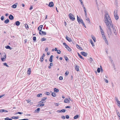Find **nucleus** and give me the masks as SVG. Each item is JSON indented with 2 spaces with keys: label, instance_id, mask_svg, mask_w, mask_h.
I'll return each mask as SVG.
<instances>
[{
  "label": "nucleus",
  "instance_id": "obj_1",
  "mask_svg": "<svg viewBox=\"0 0 120 120\" xmlns=\"http://www.w3.org/2000/svg\"><path fill=\"white\" fill-rule=\"evenodd\" d=\"M104 21L107 27V30L109 38L110 35H111L112 34L110 27L112 28L113 32L116 35L118 33L117 27L113 26L111 19L108 12L106 13L104 15Z\"/></svg>",
  "mask_w": 120,
  "mask_h": 120
},
{
  "label": "nucleus",
  "instance_id": "obj_2",
  "mask_svg": "<svg viewBox=\"0 0 120 120\" xmlns=\"http://www.w3.org/2000/svg\"><path fill=\"white\" fill-rule=\"evenodd\" d=\"M117 11H114V15L116 19L117 20L119 19V16L118 14H117Z\"/></svg>",
  "mask_w": 120,
  "mask_h": 120
},
{
  "label": "nucleus",
  "instance_id": "obj_3",
  "mask_svg": "<svg viewBox=\"0 0 120 120\" xmlns=\"http://www.w3.org/2000/svg\"><path fill=\"white\" fill-rule=\"evenodd\" d=\"M69 16L70 18L72 21L75 20V19L74 17V15L71 13H70L69 15Z\"/></svg>",
  "mask_w": 120,
  "mask_h": 120
},
{
  "label": "nucleus",
  "instance_id": "obj_4",
  "mask_svg": "<svg viewBox=\"0 0 120 120\" xmlns=\"http://www.w3.org/2000/svg\"><path fill=\"white\" fill-rule=\"evenodd\" d=\"M77 19L79 23H81L82 24V23H83V22L82 20L81 19H80L78 15L77 16Z\"/></svg>",
  "mask_w": 120,
  "mask_h": 120
},
{
  "label": "nucleus",
  "instance_id": "obj_5",
  "mask_svg": "<svg viewBox=\"0 0 120 120\" xmlns=\"http://www.w3.org/2000/svg\"><path fill=\"white\" fill-rule=\"evenodd\" d=\"M39 34L41 35H45L46 34V33L45 32L42 31H40Z\"/></svg>",
  "mask_w": 120,
  "mask_h": 120
},
{
  "label": "nucleus",
  "instance_id": "obj_6",
  "mask_svg": "<svg viewBox=\"0 0 120 120\" xmlns=\"http://www.w3.org/2000/svg\"><path fill=\"white\" fill-rule=\"evenodd\" d=\"M81 54L82 55L85 56H87V53L85 52H81Z\"/></svg>",
  "mask_w": 120,
  "mask_h": 120
},
{
  "label": "nucleus",
  "instance_id": "obj_7",
  "mask_svg": "<svg viewBox=\"0 0 120 120\" xmlns=\"http://www.w3.org/2000/svg\"><path fill=\"white\" fill-rule=\"evenodd\" d=\"M54 5L53 3L52 2H50L48 6H49L50 7H52Z\"/></svg>",
  "mask_w": 120,
  "mask_h": 120
},
{
  "label": "nucleus",
  "instance_id": "obj_8",
  "mask_svg": "<svg viewBox=\"0 0 120 120\" xmlns=\"http://www.w3.org/2000/svg\"><path fill=\"white\" fill-rule=\"evenodd\" d=\"M66 39L69 42H71L72 41L71 39L68 36H66Z\"/></svg>",
  "mask_w": 120,
  "mask_h": 120
},
{
  "label": "nucleus",
  "instance_id": "obj_9",
  "mask_svg": "<svg viewBox=\"0 0 120 120\" xmlns=\"http://www.w3.org/2000/svg\"><path fill=\"white\" fill-rule=\"evenodd\" d=\"M75 69L77 71H79V66L77 65H75Z\"/></svg>",
  "mask_w": 120,
  "mask_h": 120
},
{
  "label": "nucleus",
  "instance_id": "obj_10",
  "mask_svg": "<svg viewBox=\"0 0 120 120\" xmlns=\"http://www.w3.org/2000/svg\"><path fill=\"white\" fill-rule=\"evenodd\" d=\"M4 57H3V58H1V59L2 61L4 62L5 61V60H4L6 58V54L5 53L4 54Z\"/></svg>",
  "mask_w": 120,
  "mask_h": 120
},
{
  "label": "nucleus",
  "instance_id": "obj_11",
  "mask_svg": "<svg viewBox=\"0 0 120 120\" xmlns=\"http://www.w3.org/2000/svg\"><path fill=\"white\" fill-rule=\"evenodd\" d=\"M43 26L42 25L40 26L38 28V30H39L41 31V30L42 29Z\"/></svg>",
  "mask_w": 120,
  "mask_h": 120
},
{
  "label": "nucleus",
  "instance_id": "obj_12",
  "mask_svg": "<svg viewBox=\"0 0 120 120\" xmlns=\"http://www.w3.org/2000/svg\"><path fill=\"white\" fill-rule=\"evenodd\" d=\"M53 55L51 56L50 59L49 60V61L50 62H51L52 61V59L53 58Z\"/></svg>",
  "mask_w": 120,
  "mask_h": 120
},
{
  "label": "nucleus",
  "instance_id": "obj_13",
  "mask_svg": "<svg viewBox=\"0 0 120 120\" xmlns=\"http://www.w3.org/2000/svg\"><path fill=\"white\" fill-rule=\"evenodd\" d=\"M65 48L69 51L70 52L71 51V49L67 45L65 47Z\"/></svg>",
  "mask_w": 120,
  "mask_h": 120
},
{
  "label": "nucleus",
  "instance_id": "obj_14",
  "mask_svg": "<svg viewBox=\"0 0 120 120\" xmlns=\"http://www.w3.org/2000/svg\"><path fill=\"white\" fill-rule=\"evenodd\" d=\"M76 46L77 48L79 49H80L81 50H83V49H82V48L81 47H80V46L78 45V44H76Z\"/></svg>",
  "mask_w": 120,
  "mask_h": 120
},
{
  "label": "nucleus",
  "instance_id": "obj_15",
  "mask_svg": "<svg viewBox=\"0 0 120 120\" xmlns=\"http://www.w3.org/2000/svg\"><path fill=\"white\" fill-rule=\"evenodd\" d=\"M15 23L16 25L17 26H19L20 25V23L19 21H17L15 22Z\"/></svg>",
  "mask_w": 120,
  "mask_h": 120
},
{
  "label": "nucleus",
  "instance_id": "obj_16",
  "mask_svg": "<svg viewBox=\"0 0 120 120\" xmlns=\"http://www.w3.org/2000/svg\"><path fill=\"white\" fill-rule=\"evenodd\" d=\"M9 18L11 20H13L14 19L13 16L11 15H10L9 16Z\"/></svg>",
  "mask_w": 120,
  "mask_h": 120
},
{
  "label": "nucleus",
  "instance_id": "obj_17",
  "mask_svg": "<svg viewBox=\"0 0 120 120\" xmlns=\"http://www.w3.org/2000/svg\"><path fill=\"white\" fill-rule=\"evenodd\" d=\"M64 102L65 103H67L68 102H69L70 101L68 98H67L64 100Z\"/></svg>",
  "mask_w": 120,
  "mask_h": 120
},
{
  "label": "nucleus",
  "instance_id": "obj_18",
  "mask_svg": "<svg viewBox=\"0 0 120 120\" xmlns=\"http://www.w3.org/2000/svg\"><path fill=\"white\" fill-rule=\"evenodd\" d=\"M84 9L85 16H87L86 10L85 7H84Z\"/></svg>",
  "mask_w": 120,
  "mask_h": 120
},
{
  "label": "nucleus",
  "instance_id": "obj_19",
  "mask_svg": "<svg viewBox=\"0 0 120 120\" xmlns=\"http://www.w3.org/2000/svg\"><path fill=\"white\" fill-rule=\"evenodd\" d=\"M91 37H92V39H93V40H94V42H96V38L94 36H93V35H91Z\"/></svg>",
  "mask_w": 120,
  "mask_h": 120
},
{
  "label": "nucleus",
  "instance_id": "obj_20",
  "mask_svg": "<svg viewBox=\"0 0 120 120\" xmlns=\"http://www.w3.org/2000/svg\"><path fill=\"white\" fill-rule=\"evenodd\" d=\"M86 20L88 21V23H90V19L89 18L87 17V16H86Z\"/></svg>",
  "mask_w": 120,
  "mask_h": 120
},
{
  "label": "nucleus",
  "instance_id": "obj_21",
  "mask_svg": "<svg viewBox=\"0 0 120 120\" xmlns=\"http://www.w3.org/2000/svg\"><path fill=\"white\" fill-rule=\"evenodd\" d=\"M52 95L53 97H55L56 96V94L55 93L52 92Z\"/></svg>",
  "mask_w": 120,
  "mask_h": 120
},
{
  "label": "nucleus",
  "instance_id": "obj_22",
  "mask_svg": "<svg viewBox=\"0 0 120 120\" xmlns=\"http://www.w3.org/2000/svg\"><path fill=\"white\" fill-rule=\"evenodd\" d=\"M9 19H6V20L4 22L6 24H7L9 22Z\"/></svg>",
  "mask_w": 120,
  "mask_h": 120
},
{
  "label": "nucleus",
  "instance_id": "obj_23",
  "mask_svg": "<svg viewBox=\"0 0 120 120\" xmlns=\"http://www.w3.org/2000/svg\"><path fill=\"white\" fill-rule=\"evenodd\" d=\"M90 43L92 45V46H94V43L93 42L92 40L91 39H90Z\"/></svg>",
  "mask_w": 120,
  "mask_h": 120
},
{
  "label": "nucleus",
  "instance_id": "obj_24",
  "mask_svg": "<svg viewBox=\"0 0 120 120\" xmlns=\"http://www.w3.org/2000/svg\"><path fill=\"white\" fill-rule=\"evenodd\" d=\"M5 47L6 49H9L10 50L11 49V47L9 45H7V46H5Z\"/></svg>",
  "mask_w": 120,
  "mask_h": 120
},
{
  "label": "nucleus",
  "instance_id": "obj_25",
  "mask_svg": "<svg viewBox=\"0 0 120 120\" xmlns=\"http://www.w3.org/2000/svg\"><path fill=\"white\" fill-rule=\"evenodd\" d=\"M57 111L59 112H65V110L64 109H63L60 110H58Z\"/></svg>",
  "mask_w": 120,
  "mask_h": 120
},
{
  "label": "nucleus",
  "instance_id": "obj_26",
  "mask_svg": "<svg viewBox=\"0 0 120 120\" xmlns=\"http://www.w3.org/2000/svg\"><path fill=\"white\" fill-rule=\"evenodd\" d=\"M19 118V116H18L16 117L15 116H13L12 117V119H18Z\"/></svg>",
  "mask_w": 120,
  "mask_h": 120
},
{
  "label": "nucleus",
  "instance_id": "obj_27",
  "mask_svg": "<svg viewBox=\"0 0 120 120\" xmlns=\"http://www.w3.org/2000/svg\"><path fill=\"white\" fill-rule=\"evenodd\" d=\"M31 70L30 68H29L27 71L28 74L30 75V74Z\"/></svg>",
  "mask_w": 120,
  "mask_h": 120
},
{
  "label": "nucleus",
  "instance_id": "obj_28",
  "mask_svg": "<svg viewBox=\"0 0 120 120\" xmlns=\"http://www.w3.org/2000/svg\"><path fill=\"white\" fill-rule=\"evenodd\" d=\"M45 105L43 104H39L37 105L38 107H40V106H44Z\"/></svg>",
  "mask_w": 120,
  "mask_h": 120
},
{
  "label": "nucleus",
  "instance_id": "obj_29",
  "mask_svg": "<svg viewBox=\"0 0 120 120\" xmlns=\"http://www.w3.org/2000/svg\"><path fill=\"white\" fill-rule=\"evenodd\" d=\"M79 56V57L80 58L82 59H84L83 57L79 53H78Z\"/></svg>",
  "mask_w": 120,
  "mask_h": 120
},
{
  "label": "nucleus",
  "instance_id": "obj_30",
  "mask_svg": "<svg viewBox=\"0 0 120 120\" xmlns=\"http://www.w3.org/2000/svg\"><path fill=\"white\" fill-rule=\"evenodd\" d=\"M40 108H37V109H36L35 110L36 112H37V113L39 112L40 111Z\"/></svg>",
  "mask_w": 120,
  "mask_h": 120
},
{
  "label": "nucleus",
  "instance_id": "obj_31",
  "mask_svg": "<svg viewBox=\"0 0 120 120\" xmlns=\"http://www.w3.org/2000/svg\"><path fill=\"white\" fill-rule=\"evenodd\" d=\"M54 92H57L59 91L56 88H54Z\"/></svg>",
  "mask_w": 120,
  "mask_h": 120
},
{
  "label": "nucleus",
  "instance_id": "obj_32",
  "mask_svg": "<svg viewBox=\"0 0 120 120\" xmlns=\"http://www.w3.org/2000/svg\"><path fill=\"white\" fill-rule=\"evenodd\" d=\"M42 94H40L37 95V96L38 97H42Z\"/></svg>",
  "mask_w": 120,
  "mask_h": 120
},
{
  "label": "nucleus",
  "instance_id": "obj_33",
  "mask_svg": "<svg viewBox=\"0 0 120 120\" xmlns=\"http://www.w3.org/2000/svg\"><path fill=\"white\" fill-rule=\"evenodd\" d=\"M45 101H43L42 100V99L39 102V103L40 104L45 103Z\"/></svg>",
  "mask_w": 120,
  "mask_h": 120
},
{
  "label": "nucleus",
  "instance_id": "obj_34",
  "mask_svg": "<svg viewBox=\"0 0 120 120\" xmlns=\"http://www.w3.org/2000/svg\"><path fill=\"white\" fill-rule=\"evenodd\" d=\"M79 117V116L78 115H76L74 117V118L75 119H76L78 118Z\"/></svg>",
  "mask_w": 120,
  "mask_h": 120
},
{
  "label": "nucleus",
  "instance_id": "obj_35",
  "mask_svg": "<svg viewBox=\"0 0 120 120\" xmlns=\"http://www.w3.org/2000/svg\"><path fill=\"white\" fill-rule=\"evenodd\" d=\"M25 28H26V29H28L29 28L27 24H25Z\"/></svg>",
  "mask_w": 120,
  "mask_h": 120
},
{
  "label": "nucleus",
  "instance_id": "obj_36",
  "mask_svg": "<svg viewBox=\"0 0 120 120\" xmlns=\"http://www.w3.org/2000/svg\"><path fill=\"white\" fill-rule=\"evenodd\" d=\"M101 35L102 36V37L104 39L106 38L105 35V34H101Z\"/></svg>",
  "mask_w": 120,
  "mask_h": 120
},
{
  "label": "nucleus",
  "instance_id": "obj_37",
  "mask_svg": "<svg viewBox=\"0 0 120 120\" xmlns=\"http://www.w3.org/2000/svg\"><path fill=\"white\" fill-rule=\"evenodd\" d=\"M17 7V5L15 4L13 5L12 6V7L13 8H15Z\"/></svg>",
  "mask_w": 120,
  "mask_h": 120
},
{
  "label": "nucleus",
  "instance_id": "obj_38",
  "mask_svg": "<svg viewBox=\"0 0 120 120\" xmlns=\"http://www.w3.org/2000/svg\"><path fill=\"white\" fill-rule=\"evenodd\" d=\"M4 119L6 120H12L11 119H10L8 117H7Z\"/></svg>",
  "mask_w": 120,
  "mask_h": 120
},
{
  "label": "nucleus",
  "instance_id": "obj_39",
  "mask_svg": "<svg viewBox=\"0 0 120 120\" xmlns=\"http://www.w3.org/2000/svg\"><path fill=\"white\" fill-rule=\"evenodd\" d=\"M46 40V38H41V41H45Z\"/></svg>",
  "mask_w": 120,
  "mask_h": 120
},
{
  "label": "nucleus",
  "instance_id": "obj_40",
  "mask_svg": "<svg viewBox=\"0 0 120 120\" xmlns=\"http://www.w3.org/2000/svg\"><path fill=\"white\" fill-rule=\"evenodd\" d=\"M90 60L91 62V63H93V62H94L93 60V59L91 57H90Z\"/></svg>",
  "mask_w": 120,
  "mask_h": 120
},
{
  "label": "nucleus",
  "instance_id": "obj_41",
  "mask_svg": "<svg viewBox=\"0 0 120 120\" xmlns=\"http://www.w3.org/2000/svg\"><path fill=\"white\" fill-rule=\"evenodd\" d=\"M4 65L6 66L7 67H9L8 65H7V64L6 63H3Z\"/></svg>",
  "mask_w": 120,
  "mask_h": 120
},
{
  "label": "nucleus",
  "instance_id": "obj_42",
  "mask_svg": "<svg viewBox=\"0 0 120 120\" xmlns=\"http://www.w3.org/2000/svg\"><path fill=\"white\" fill-rule=\"evenodd\" d=\"M117 105L118 106H119L120 108V101H118L117 102Z\"/></svg>",
  "mask_w": 120,
  "mask_h": 120
},
{
  "label": "nucleus",
  "instance_id": "obj_43",
  "mask_svg": "<svg viewBox=\"0 0 120 120\" xmlns=\"http://www.w3.org/2000/svg\"><path fill=\"white\" fill-rule=\"evenodd\" d=\"M64 58L66 60V61L67 62L68 60V59L67 57V56H65L64 57Z\"/></svg>",
  "mask_w": 120,
  "mask_h": 120
},
{
  "label": "nucleus",
  "instance_id": "obj_44",
  "mask_svg": "<svg viewBox=\"0 0 120 120\" xmlns=\"http://www.w3.org/2000/svg\"><path fill=\"white\" fill-rule=\"evenodd\" d=\"M45 94L47 95H49L50 94V93L48 92H46L45 93Z\"/></svg>",
  "mask_w": 120,
  "mask_h": 120
},
{
  "label": "nucleus",
  "instance_id": "obj_45",
  "mask_svg": "<svg viewBox=\"0 0 120 120\" xmlns=\"http://www.w3.org/2000/svg\"><path fill=\"white\" fill-rule=\"evenodd\" d=\"M3 112H8V111L6 109H3Z\"/></svg>",
  "mask_w": 120,
  "mask_h": 120
},
{
  "label": "nucleus",
  "instance_id": "obj_46",
  "mask_svg": "<svg viewBox=\"0 0 120 120\" xmlns=\"http://www.w3.org/2000/svg\"><path fill=\"white\" fill-rule=\"evenodd\" d=\"M40 60L41 62H43V57H41L40 58Z\"/></svg>",
  "mask_w": 120,
  "mask_h": 120
},
{
  "label": "nucleus",
  "instance_id": "obj_47",
  "mask_svg": "<svg viewBox=\"0 0 120 120\" xmlns=\"http://www.w3.org/2000/svg\"><path fill=\"white\" fill-rule=\"evenodd\" d=\"M4 16H2L1 17V20H3L4 19Z\"/></svg>",
  "mask_w": 120,
  "mask_h": 120
},
{
  "label": "nucleus",
  "instance_id": "obj_48",
  "mask_svg": "<svg viewBox=\"0 0 120 120\" xmlns=\"http://www.w3.org/2000/svg\"><path fill=\"white\" fill-rule=\"evenodd\" d=\"M97 71L98 73H99L100 71V68H98L97 69Z\"/></svg>",
  "mask_w": 120,
  "mask_h": 120
},
{
  "label": "nucleus",
  "instance_id": "obj_49",
  "mask_svg": "<svg viewBox=\"0 0 120 120\" xmlns=\"http://www.w3.org/2000/svg\"><path fill=\"white\" fill-rule=\"evenodd\" d=\"M47 99V97H44V98H42V100L43 101H44L45 100H46Z\"/></svg>",
  "mask_w": 120,
  "mask_h": 120
},
{
  "label": "nucleus",
  "instance_id": "obj_50",
  "mask_svg": "<svg viewBox=\"0 0 120 120\" xmlns=\"http://www.w3.org/2000/svg\"><path fill=\"white\" fill-rule=\"evenodd\" d=\"M57 52L58 54H60L61 53L60 51L59 50H57Z\"/></svg>",
  "mask_w": 120,
  "mask_h": 120
},
{
  "label": "nucleus",
  "instance_id": "obj_51",
  "mask_svg": "<svg viewBox=\"0 0 120 120\" xmlns=\"http://www.w3.org/2000/svg\"><path fill=\"white\" fill-rule=\"evenodd\" d=\"M22 114V112H18L17 113H15V114Z\"/></svg>",
  "mask_w": 120,
  "mask_h": 120
},
{
  "label": "nucleus",
  "instance_id": "obj_52",
  "mask_svg": "<svg viewBox=\"0 0 120 120\" xmlns=\"http://www.w3.org/2000/svg\"><path fill=\"white\" fill-rule=\"evenodd\" d=\"M33 39L34 41H36V37H33Z\"/></svg>",
  "mask_w": 120,
  "mask_h": 120
},
{
  "label": "nucleus",
  "instance_id": "obj_53",
  "mask_svg": "<svg viewBox=\"0 0 120 120\" xmlns=\"http://www.w3.org/2000/svg\"><path fill=\"white\" fill-rule=\"evenodd\" d=\"M115 100H116V101L117 102L118 101H119L118 100V98L117 97H116L115 98Z\"/></svg>",
  "mask_w": 120,
  "mask_h": 120
},
{
  "label": "nucleus",
  "instance_id": "obj_54",
  "mask_svg": "<svg viewBox=\"0 0 120 120\" xmlns=\"http://www.w3.org/2000/svg\"><path fill=\"white\" fill-rule=\"evenodd\" d=\"M59 79L61 80H62L63 79V77L61 76H60L59 77Z\"/></svg>",
  "mask_w": 120,
  "mask_h": 120
},
{
  "label": "nucleus",
  "instance_id": "obj_55",
  "mask_svg": "<svg viewBox=\"0 0 120 120\" xmlns=\"http://www.w3.org/2000/svg\"><path fill=\"white\" fill-rule=\"evenodd\" d=\"M61 118L63 119H65V117L64 116H61Z\"/></svg>",
  "mask_w": 120,
  "mask_h": 120
},
{
  "label": "nucleus",
  "instance_id": "obj_56",
  "mask_svg": "<svg viewBox=\"0 0 120 120\" xmlns=\"http://www.w3.org/2000/svg\"><path fill=\"white\" fill-rule=\"evenodd\" d=\"M100 31H101V34H104V32L103 31V30H101Z\"/></svg>",
  "mask_w": 120,
  "mask_h": 120
},
{
  "label": "nucleus",
  "instance_id": "obj_57",
  "mask_svg": "<svg viewBox=\"0 0 120 120\" xmlns=\"http://www.w3.org/2000/svg\"><path fill=\"white\" fill-rule=\"evenodd\" d=\"M66 118L67 119H68L69 118V116L68 115H66Z\"/></svg>",
  "mask_w": 120,
  "mask_h": 120
},
{
  "label": "nucleus",
  "instance_id": "obj_58",
  "mask_svg": "<svg viewBox=\"0 0 120 120\" xmlns=\"http://www.w3.org/2000/svg\"><path fill=\"white\" fill-rule=\"evenodd\" d=\"M105 82H106V83H108V80L106 79H105Z\"/></svg>",
  "mask_w": 120,
  "mask_h": 120
},
{
  "label": "nucleus",
  "instance_id": "obj_59",
  "mask_svg": "<svg viewBox=\"0 0 120 120\" xmlns=\"http://www.w3.org/2000/svg\"><path fill=\"white\" fill-rule=\"evenodd\" d=\"M33 8V7L32 6H31L30 8H29L30 10H31Z\"/></svg>",
  "mask_w": 120,
  "mask_h": 120
},
{
  "label": "nucleus",
  "instance_id": "obj_60",
  "mask_svg": "<svg viewBox=\"0 0 120 120\" xmlns=\"http://www.w3.org/2000/svg\"><path fill=\"white\" fill-rule=\"evenodd\" d=\"M3 109H2L0 110V113H3Z\"/></svg>",
  "mask_w": 120,
  "mask_h": 120
},
{
  "label": "nucleus",
  "instance_id": "obj_61",
  "mask_svg": "<svg viewBox=\"0 0 120 120\" xmlns=\"http://www.w3.org/2000/svg\"><path fill=\"white\" fill-rule=\"evenodd\" d=\"M82 24L83 26L85 27L86 28V26L85 25V24L84 23V22L83 23H82Z\"/></svg>",
  "mask_w": 120,
  "mask_h": 120
},
{
  "label": "nucleus",
  "instance_id": "obj_62",
  "mask_svg": "<svg viewBox=\"0 0 120 120\" xmlns=\"http://www.w3.org/2000/svg\"><path fill=\"white\" fill-rule=\"evenodd\" d=\"M48 47H46L45 49V51H47L48 50Z\"/></svg>",
  "mask_w": 120,
  "mask_h": 120
},
{
  "label": "nucleus",
  "instance_id": "obj_63",
  "mask_svg": "<svg viewBox=\"0 0 120 120\" xmlns=\"http://www.w3.org/2000/svg\"><path fill=\"white\" fill-rule=\"evenodd\" d=\"M117 114L118 116V117H119V116H120V114L118 112L117 113Z\"/></svg>",
  "mask_w": 120,
  "mask_h": 120
},
{
  "label": "nucleus",
  "instance_id": "obj_64",
  "mask_svg": "<svg viewBox=\"0 0 120 120\" xmlns=\"http://www.w3.org/2000/svg\"><path fill=\"white\" fill-rule=\"evenodd\" d=\"M50 65L51 66H53V64L52 63H51L50 64Z\"/></svg>",
  "mask_w": 120,
  "mask_h": 120
}]
</instances>
